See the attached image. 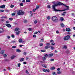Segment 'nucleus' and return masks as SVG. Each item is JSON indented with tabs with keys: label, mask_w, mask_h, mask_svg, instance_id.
Here are the masks:
<instances>
[{
	"label": "nucleus",
	"mask_w": 75,
	"mask_h": 75,
	"mask_svg": "<svg viewBox=\"0 0 75 75\" xmlns=\"http://www.w3.org/2000/svg\"><path fill=\"white\" fill-rule=\"evenodd\" d=\"M52 8L54 11H64L69 9V6H67L60 2L52 5Z\"/></svg>",
	"instance_id": "nucleus-1"
},
{
	"label": "nucleus",
	"mask_w": 75,
	"mask_h": 75,
	"mask_svg": "<svg viewBox=\"0 0 75 75\" xmlns=\"http://www.w3.org/2000/svg\"><path fill=\"white\" fill-rule=\"evenodd\" d=\"M52 20L53 21H54V22H55V23H57V22H58V20L57 17L55 16H53L52 17Z\"/></svg>",
	"instance_id": "nucleus-2"
},
{
	"label": "nucleus",
	"mask_w": 75,
	"mask_h": 75,
	"mask_svg": "<svg viewBox=\"0 0 75 75\" xmlns=\"http://www.w3.org/2000/svg\"><path fill=\"white\" fill-rule=\"evenodd\" d=\"M17 14L18 16H23L24 13L23 11H22L21 10H19L17 11Z\"/></svg>",
	"instance_id": "nucleus-3"
},
{
	"label": "nucleus",
	"mask_w": 75,
	"mask_h": 75,
	"mask_svg": "<svg viewBox=\"0 0 75 75\" xmlns=\"http://www.w3.org/2000/svg\"><path fill=\"white\" fill-rule=\"evenodd\" d=\"M70 38V36L69 35H67L64 37V38L65 41H68V40Z\"/></svg>",
	"instance_id": "nucleus-4"
},
{
	"label": "nucleus",
	"mask_w": 75,
	"mask_h": 75,
	"mask_svg": "<svg viewBox=\"0 0 75 75\" xmlns=\"http://www.w3.org/2000/svg\"><path fill=\"white\" fill-rule=\"evenodd\" d=\"M5 25H6V26H7V27L8 28H10V27H11V25L10 24H6Z\"/></svg>",
	"instance_id": "nucleus-5"
},
{
	"label": "nucleus",
	"mask_w": 75,
	"mask_h": 75,
	"mask_svg": "<svg viewBox=\"0 0 75 75\" xmlns=\"http://www.w3.org/2000/svg\"><path fill=\"white\" fill-rule=\"evenodd\" d=\"M20 30V29L18 28H15L14 31L17 32V31H18Z\"/></svg>",
	"instance_id": "nucleus-6"
},
{
	"label": "nucleus",
	"mask_w": 75,
	"mask_h": 75,
	"mask_svg": "<svg viewBox=\"0 0 75 75\" xmlns=\"http://www.w3.org/2000/svg\"><path fill=\"white\" fill-rule=\"evenodd\" d=\"M66 31H67L68 32H69L71 31V29L67 28L66 29Z\"/></svg>",
	"instance_id": "nucleus-7"
},
{
	"label": "nucleus",
	"mask_w": 75,
	"mask_h": 75,
	"mask_svg": "<svg viewBox=\"0 0 75 75\" xmlns=\"http://www.w3.org/2000/svg\"><path fill=\"white\" fill-rule=\"evenodd\" d=\"M42 66L45 68H47V66L46 64H42Z\"/></svg>",
	"instance_id": "nucleus-8"
},
{
	"label": "nucleus",
	"mask_w": 75,
	"mask_h": 75,
	"mask_svg": "<svg viewBox=\"0 0 75 75\" xmlns=\"http://www.w3.org/2000/svg\"><path fill=\"white\" fill-rule=\"evenodd\" d=\"M4 31V30L3 28H0V33H2V32Z\"/></svg>",
	"instance_id": "nucleus-9"
},
{
	"label": "nucleus",
	"mask_w": 75,
	"mask_h": 75,
	"mask_svg": "<svg viewBox=\"0 0 75 75\" xmlns=\"http://www.w3.org/2000/svg\"><path fill=\"white\" fill-rule=\"evenodd\" d=\"M5 7H6V6H5V5H3L2 6H1L0 7L1 8H5Z\"/></svg>",
	"instance_id": "nucleus-10"
},
{
	"label": "nucleus",
	"mask_w": 75,
	"mask_h": 75,
	"mask_svg": "<svg viewBox=\"0 0 75 75\" xmlns=\"http://www.w3.org/2000/svg\"><path fill=\"white\" fill-rule=\"evenodd\" d=\"M21 33V31H18V32H16V35H18L20 34V33Z\"/></svg>",
	"instance_id": "nucleus-11"
},
{
	"label": "nucleus",
	"mask_w": 75,
	"mask_h": 75,
	"mask_svg": "<svg viewBox=\"0 0 75 75\" xmlns=\"http://www.w3.org/2000/svg\"><path fill=\"white\" fill-rule=\"evenodd\" d=\"M21 50L20 49H17L16 50V52H21Z\"/></svg>",
	"instance_id": "nucleus-12"
},
{
	"label": "nucleus",
	"mask_w": 75,
	"mask_h": 75,
	"mask_svg": "<svg viewBox=\"0 0 75 75\" xmlns=\"http://www.w3.org/2000/svg\"><path fill=\"white\" fill-rule=\"evenodd\" d=\"M60 26L61 27H65V25H64L63 23H62L60 24Z\"/></svg>",
	"instance_id": "nucleus-13"
},
{
	"label": "nucleus",
	"mask_w": 75,
	"mask_h": 75,
	"mask_svg": "<svg viewBox=\"0 0 75 75\" xmlns=\"http://www.w3.org/2000/svg\"><path fill=\"white\" fill-rule=\"evenodd\" d=\"M16 57V56H15L14 55H13L11 56V59H14V58H15Z\"/></svg>",
	"instance_id": "nucleus-14"
},
{
	"label": "nucleus",
	"mask_w": 75,
	"mask_h": 75,
	"mask_svg": "<svg viewBox=\"0 0 75 75\" xmlns=\"http://www.w3.org/2000/svg\"><path fill=\"white\" fill-rule=\"evenodd\" d=\"M47 59V57H42V59L43 61H45Z\"/></svg>",
	"instance_id": "nucleus-15"
},
{
	"label": "nucleus",
	"mask_w": 75,
	"mask_h": 75,
	"mask_svg": "<svg viewBox=\"0 0 75 75\" xmlns=\"http://www.w3.org/2000/svg\"><path fill=\"white\" fill-rule=\"evenodd\" d=\"M53 54L52 53L50 54L49 55H48L49 57H52V56H53Z\"/></svg>",
	"instance_id": "nucleus-16"
},
{
	"label": "nucleus",
	"mask_w": 75,
	"mask_h": 75,
	"mask_svg": "<svg viewBox=\"0 0 75 75\" xmlns=\"http://www.w3.org/2000/svg\"><path fill=\"white\" fill-rule=\"evenodd\" d=\"M4 50H1L0 52V54H4Z\"/></svg>",
	"instance_id": "nucleus-17"
},
{
	"label": "nucleus",
	"mask_w": 75,
	"mask_h": 75,
	"mask_svg": "<svg viewBox=\"0 0 75 75\" xmlns=\"http://www.w3.org/2000/svg\"><path fill=\"white\" fill-rule=\"evenodd\" d=\"M28 22V21H27V20L26 19H25L23 21L24 23H27Z\"/></svg>",
	"instance_id": "nucleus-18"
},
{
	"label": "nucleus",
	"mask_w": 75,
	"mask_h": 75,
	"mask_svg": "<svg viewBox=\"0 0 75 75\" xmlns=\"http://www.w3.org/2000/svg\"><path fill=\"white\" fill-rule=\"evenodd\" d=\"M28 30L29 31H32L33 30V29H32L31 28H28Z\"/></svg>",
	"instance_id": "nucleus-19"
},
{
	"label": "nucleus",
	"mask_w": 75,
	"mask_h": 75,
	"mask_svg": "<svg viewBox=\"0 0 75 75\" xmlns=\"http://www.w3.org/2000/svg\"><path fill=\"white\" fill-rule=\"evenodd\" d=\"M64 20V18H63V17H61L60 18V20L61 21H63Z\"/></svg>",
	"instance_id": "nucleus-20"
},
{
	"label": "nucleus",
	"mask_w": 75,
	"mask_h": 75,
	"mask_svg": "<svg viewBox=\"0 0 75 75\" xmlns=\"http://www.w3.org/2000/svg\"><path fill=\"white\" fill-rule=\"evenodd\" d=\"M40 64H44V63H45V61L44 60L42 61H40Z\"/></svg>",
	"instance_id": "nucleus-21"
},
{
	"label": "nucleus",
	"mask_w": 75,
	"mask_h": 75,
	"mask_svg": "<svg viewBox=\"0 0 75 75\" xmlns=\"http://www.w3.org/2000/svg\"><path fill=\"white\" fill-rule=\"evenodd\" d=\"M45 57H49V55H48L47 54H45L44 55Z\"/></svg>",
	"instance_id": "nucleus-22"
},
{
	"label": "nucleus",
	"mask_w": 75,
	"mask_h": 75,
	"mask_svg": "<svg viewBox=\"0 0 75 75\" xmlns=\"http://www.w3.org/2000/svg\"><path fill=\"white\" fill-rule=\"evenodd\" d=\"M42 70L43 72H47V69H43Z\"/></svg>",
	"instance_id": "nucleus-23"
},
{
	"label": "nucleus",
	"mask_w": 75,
	"mask_h": 75,
	"mask_svg": "<svg viewBox=\"0 0 75 75\" xmlns=\"http://www.w3.org/2000/svg\"><path fill=\"white\" fill-rule=\"evenodd\" d=\"M55 69V67H53L51 68V69L52 70H54V69Z\"/></svg>",
	"instance_id": "nucleus-24"
},
{
	"label": "nucleus",
	"mask_w": 75,
	"mask_h": 75,
	"mask_svg": "<svg viewBox=\"0 0 75 75\" xmlns=\"http://www.w3.org/2000/svg\"><path fill=\"white\" fill-rule=\"evenodd\" d=\"M51 18V17H50V16H48L47 17V20H50V19Z\"/></svg>",
	"instance_id": "nucleus-25"
},
{
	"label": "nucleus",
	"mask_w": 75,
	"mask_h": 75,
	"mask_svg": "<svg viewBox=\"0 0 75 75\" xmlns=\"http://www.w3.org/2000/svg\"><path fill=\"white\" fill-rule=\"evenodd\" d=\"M24 58H21V60H20V61H24Z\"/></svg>",
	"instance_id": "nucleus-26"
},
{
	"label": "nucleus",
	"mask_w": 75,
	"mask_h": 75,
	"mask_svg": "<svg viewBox=\"0 0 75 75\" xmlns=\"http://www.w3.org/2000/svg\"><path fill=\"white\" fill-rule=\"evenodd\" d=\"M18 42H22V39H19Z\"/></svg>",
	"instance_id": "nucleus-27"
},
{
	"label": "nucleus",
	"mask_w": 75,
	"mask_h": 75,
	"mask_svg": "<svg viewBox=\"0 0 75 75\" xmlns=\"http://www.w3.org/2000/svg\"><path fill=\"white\" fill-rule=\"evenodd\" d=\"M46 72H50V70L49 69H47Z\"/></svg>",
	"instance_id": "nucleus-28"
},
{
	"label": "nucleus",
	"mask_w": 75,
	"mask_h": 75,
	"mask_svg": "<svg viewBox=\"0 0 75 75\" xmlns=\"http://www.w3.org/2000/svg\"><path fill=\"white\" fill-rule=\"evenodd\" d=\"M50 43H48L46 44V45L47 46H48V45H50Z\"/></svg>",
	"instance_id": "nucleus-29"
},
{
	"label": "nucleus",
	"mask_w": 75,
	"mask_h": 75,
	"mask_svg": "<svg viewBox=\"0 0 75 75\" xmlns=\"http://www.w3.org/2000/svg\"><path fill=\"white\" fill-rule=\"evenodd\" d=\"M37 23H38V21L35 20L34 21V23L35 24H36Z\"/></svg>",
	"instance_id": "nucleus-30"
},
{
	"label": "nucleus",
	"mask_w": 75,
	"mask_h": 75,
	"mask_svg": "<svg viewBox=\"0 0 75 75\" xmlns=\"http://www.w3.org/2000/svg\"><path fill=\"white\" fill-rule=\"evenodd\" d=\"M39 46L40 47H42V46H43V44L42 43H41L39 45Z\"/></svg>",
	"instance_id": "nucleus-31"
},
{
	"label": "nucleus",
	"mask_w": 75,
	"mask_h": 75,
	"mask_svg": "<svg viewBox=\"0 0 75 75\" xmlns=\"http://www.w3.org/2000/svg\"><path fill=\"white\" fill-rule=\"evenodd\" d=\"M69 50H67L66 51V53L67 54H68V53H69Z\"/></svg>",
	"instance_id": "nucleus-32"
},
{
	"label": "nucleus",
	"mask_w": 75,
	"mask_h": 75,
	"mask_svg": "<svg viewBox=\"0 0 75 75\" xmlns=\"http://www.w3.org/2000/svg\"><path fill=\"white\" fill-rule=\"evenodd\" d=\"M54 61V59H50V61Z\"/></svg>",
	"instance_id": "nucleus-33"
},
{
	"label": "nucleus",
	"mask_w": 75,
	"mask_h": 75,
	"mask_svg": "<svg viewBox=\"0 0 75 75\" xmlns=\"http://www.w3.org/2000/svg\"><path fill=\"white\" fill-rule=\"evenodd\" d=\"M47 8H51V6L50 5H48L47 6Z\"/></svg>",
	"instance_id": "nucleus-34"
},
{
	"label": "nucleus",
	"mask_w": 75,
	"mask_h": 75,
	"mask_svg": "<svg viewBox=\"0 0 75 75\" xmlns=\"http://www.w3.org/2000/svg\"><path fill=\"white\" fill-rule=\"evenodd\" d=\"M26 2H27V3H29L30 2V0H26Z\"/></svg>",
	"instance_id": "nucleus-35"
},
{
	"label": "nucleus",
	"mask_w": 75,
	"mask_h": 75,
	"mask_svg": "<svg viewBox=\"0 0 75 75\" xmlns=\"http://www.w3.org/2000/svg\"><path fill=\"white\" fill-rule=\"evenodd\" d=\"M52 45H55V43L54 42H52L51 43Z\"/></svg>",
	"instance_id": "nucleus-36"
},
{
	"label": "nucleus",
	"mask_w": 75,
	"mask_h": 75,
	"mask_svg": "<svg viewBox=\"0 0 75 75\" xmlns=\"http://www.w3.org/2000/svg\"><path fill=\"white\" fill-rule=\"evenodd\" d=\"M45 50H47V49H48V46H45Z\"/></svg>",
	"instance_id": "nucleus-37"
},
{
	"label": "nucleus",
	"mask_w": 75,
	"mask_h": 75,
	"mask_svg": "<svg viewBox=\"0 0 75 75\" xmlns=\"http://www.w3.org/2000/svg\"><path fill=\"white\" fill-rule=\"evenodd\" d=\"M14 6V5H11L10 7L11 8H13V7Z\"/></svg>",
	"instance_id": "nucleus-38"
},
{
	"label": "nucleus",
	"mask_w": 75,
	"mask_h": 75,
	"mask_svg": "<svg viewBox=\"0 0 75 75\" xmlns=\"http://www.w3.org/2000/svg\"><path fill=\"white\" fill-rule=\"evenodd\" d=\"M23 3H21L20 4V5L21 6H23Z\"/></svg>",
	"instance_id": "nucleus-39"
},
{
	"label": "nucleus",
	"mask_w": 75,
	"mask_h": 75,
	"mask_svg": "<svg viewBox=\"0 0 75 75\" xmlns=\"http://www.w3.org/2000/svg\"><path fill=\"white\" fill-rule=\"evenodd\" d=\"M20 65H21V64L20 63H19L18 64V67H20Z\"/></svg>",
	"instance_id": "nucleus-40"
},
{
	"label": "nucleus",
	"mask_w": 75,
	"mask_h": 75,
	"mask_svg": "<svg viewBox=\"0 0 75 75\" xmlns=\"http://www.w3.org/2000/svg\"><path fill=\"white\" fill-rule=\"evenodd\" d=\"M57 74H61V72L60 71H59L58 72H57Z\"/></svg>",
	"instance_id": "nucleus-41"
},
{
	"label": "nucleus",
	"mask_w": 75,
	"mask_h": 75,
	"mask_svg": "<svg viewBox=\"0 0 75 75\" xmlns=\"http://www.w3.org/2000/svg\"><path fill=\"white\" fill-rule=\"evenodd\" d=\"M11 16H15V15H16V13H12L11 14Z\"/></svg>",
	"instance_id": "nucleus-42"
},
{
	"label": "nucleus",
	"mask_w": 75,
	"mask_h": 75,
	"mask_svg": "<svg viewBox=\"0 0 75 75\" xmlns=\"http://www.w3.org/2000/svg\"><path fill=\"white\" fill-rule=\"evenodd\" d=\"M50 42H54V40H50Z\"/></svg>",
	"instance_id": "nucleus-43"
},
{
	"label": "nucleus",
	"mask_w": 75,
	"mask_h": 75,
	"mask_svg": "<svg viewBox=\"0 0 75 75\" xmlns=\"http://www.w3.org/2000/svg\"><path fill=\"white\" fill-rule=\"evenodd\" d=\"M25 72H26V74H29V72L27 70H26V71Z\"/></svg>",
	"instance_id": "nucleus-44"
},
{
	"label": "nucleus",
	"mask_w": 75,
	"mask_h": 75,
	"mask_svg": "<svg viewBox=\"0 0 75 75\" xmlns=\"http://www.w3.org/2000/svg\"><path fill=\"white\" fill-rule=\"evenodd\" d=\"M23 54L24 55H27V53H26V52H24V53H23Z\"/></svg>",
	"instance_id": "nucleus-45"
},
{
	"label": "nucleus",
	"mask_w": 75,
	"mask_h": 75,
	"mask_svg": "<svg viewBox=\"0 0 75 75\" xmlns=\"http://www.w3.org/2000/svg\"><path fill=\"white\" fill-rule=\"evenodd\" d=\"M13 18H9V20H10V21H12V20H13Z\"/></svg>",
	"instance_id": "nucleus-46"
},
{
	"label": "nucleus",
	"mask_w": 75,
	"mask_h": 75,
	"mask_svg": "<svg viewBox=\"0 0 75 75\" xmlns=\"http://www.w3.org/2000/svg\"><path fill=\"white\" fill-rule=\"evenodd\" d=\"M43 41H44V39H41L40 40V42H43Z\"/></svg>",
	"instance_id": "nucleus-47"
},
{
	"label": "nucleus",
	"mask_w": 75,
	"mask_h": 75,
	"mask_svg": "<svg viewBox=\"0 0 75 75\" xmlns=\"http://www.w3.org/2000/svg\"><path fill=\"white\" fill-rule=\"evenodd\" d=\"M11 36L12 38H14V35H12Z\"/></svg>",
	"instance_id": "nucleus-48"
},
{
	"label": "nucleus",
	"mask_w": 75,
	"mask_h": 75,
	"mask_svg": "<svg viewBox=\"0 0 75 75\" xmlns=\"http://www.w3.org/2000/svg\"><path fill=\"white\" fill-rule=\"evenodd\" d=\"M36 10V9H34L32 11L33 12H35V11Z\"/></svg>",
	"instance_id": "nucleus-49"
},
{
	"label": "nucleus",
	"mask_w": 75,
	"mask_h": 75,
	"mask_svg": "<svg viewBox=\"0 0 75 75\" xmlns=\"http://www.w3.org/2000/svg\"><path fill=\"white\" fill-rule=\"evenodd\" d=\"M9 23H10L9 21H6V23H7V24H8Z\"/></svg>",
	"instance_id": "nucleus-50"
},
{
	"label": "nucleus",
	"mask_w": 75,
	"mask_h": 75,
	"mask_svg": "<svg viewBox=\"0 0 75 75\" xmlns=\"http://www.w3.org/2000/svg\"><path fill=\"white\" fill-rule=\"evenodd\" d=\"M38 8H39V6H37L36 7V10H38Z\"/></svg>",
	"instance_id": "nucleus-51"
},
{
	"label": "nucleus",
	"mask_w": 75,
	"mask_h": 75,
	"mask_svg": "<svg viewBox=\"0 0 75 75\" xmlns=\"http://www.w3.org/2000/svg\"><path fill=\"white\" fill-rule=\"evenodd\" d=\"M59 33V31H58V30H57L56 32V33L57 34H58Z\"/></svg>",
	"instance_id": "nucleus-52"
},
{
	"label": "nucleus",
	"mask_w": 75,
	"mask_h": 75,
	"mask_svg": "<svg viewBox=\"0 0 75 75\" xmlns=\"http://www.w3.org/2000/svg\"><path fill=\"white\" fill-rule=\"evenodd\" d=\"M0 12H1V13L2 12H4V10H1L0 11Z\"/></svg>",
	"instance_id": "nucleus-53"
},
{
	"label": "nucleus",
	"mask_w": 75,
	"mask_h": 75,
	"mask_svg": "<svg viewBox=\"0 0 75 75\" xmlns=\"http://www.w3.org/2000/svg\"><path fill=\"white\" fill-rule=\"evenodd\" d=\"M64 48H65V49H67V47L66 46H64Z\"/></svg>",
	"instance_id": "nucleus-54"
},
{
	"label": "nucleus",
	"mask_w": 75,
	"mask_h": 75,
	"mask_svg": "<svg viewBox=\"0 0 75 75\" xmlns=\"http://www.w3.org/2000/svg\"><path fill=\"white\" fill-rule=\"evenodd\" d=\"M12 48H16V46H12Z\"/></svg>",
	"instance_id": "nucleus-55"
},
{
	"label": "nucleus",
	"mask_w": 75,
	"mask_h": 75,
	"mask_svg": "<svg viewBox=\"0 0 75 75\" xmlns=\"http://www.w3.org/2000/svg\"><path fill=\"white\" fill-rule=\"evenodd\" d=\"M57 71H60L61 70V68H58L57 69Z\"/></svg>",
	"instance_id": "nucleus-56"
},
{
	"label": "nucleus",
	"mask_w": 75,
	"mask_h": 75,
	"mask_svg": "<svg viewBox=\"0 0 75 75\" xmlns=\"http://www.w3.org/2000/svg\"><path fill=\"white\" fill-rule=\"evenodd\" d=\"M10 38V36H7V38H8V39H9Z\"/></svg>",
	"instance_id": "nucleus-57"
},
{
	"label": "nucleus",
	"mask_w": 75,
	"mask_h": 75,
	"mask_svg": "<svg viewBox=\"0 0 75 75\" xmlns=\"http://www.w3.org/2000/svg\"><path fill=\"white\" fill-rule=\"evenodd\" d=\"M55 72H53L52 73V75H55Z\"/></svg>",
	"instance_id": "nucleus-58"
},
{
	"label": "nucleus",
	"mask_w": 75,
	"mask_h": 75,
	"mask_svg": "<svg viewBox=\"0 0 75 75\" xmlns=\"http://www.w3.org/2000/svg\"><path fill=\"white\" fill-rule=\"evenodd\" d=\"M23 64H27V62H23Z\"/></svg>",
	"instance_id": "nucleus-59"
},
{
	"label": "nucleus",
	"mask_w": 75,
	"mask_h": 75,
	"mask_svg": "<svg viewBox=\"0 0 75 75\" xmlns=\"http://www.w3.org/2000/svg\"><path fill=\"white\" fill-rule=\"evenodd\" d=\"M54 47H51V50H54Z\"/></svg>",
	"instance_id": "nucleus-60"
},
{
	"label": "nucleus",
	"mask_w": 75,
	"mask_h": 75,
	"mask_svg": "<svg viewBox=\"0 0 75 75\" xmlns=\"http://www.w3.org/2000/svg\"><path fill=\"white\" fill-rule=\"evenodd\" d=\"M30 14H33V12H32V11H30Z\"/></svg>",
	"instance_id": "nucleus-61"
},
{
	"label": "nucleus",
	"mask_w": 75,
	"mask_h": 75,
	"mask_svg": "<svg viewBox=\"0 0 75 75\" xmlns=\"http://www.w3.org/2000/svg\"><path fill=\"white\" fill-rule=\"evenodd\" d=\"M11 42L12 43H14V42H16V41H12Z\"/></svg>",
	"instance_id": "nucleus-62"
},
{
	"label": "nucleus",
	"mask_w": 75,
	"mask_h": 75,
	"mask_svg": "<svg viewBox=\"0 0 75 75\" xmlns=\"http://www.w3.org/2000/svg\"><path fill=\"white\" fill-rule=\"evenodd\" d=\"M7 55H6V54H4V57H7Z\"/></svg>",
	"instance_id": "nucleus-63"
},
{
	"label": "nucleus",
	"mask_w": 75,
	"mask_h": 75,
	"mask_svg": "<svg viewBox=\"0 0 75 75\" xmlns=\"http://www.w3.org/2000/svg\"><path fill=\"white\" fill-rule=\"evenodd\" d=\"M4 61H8V60L7 59H5L4 60Z\"/></svg>",
	"instance_id": "nucleus-64"
}]
</instances>
